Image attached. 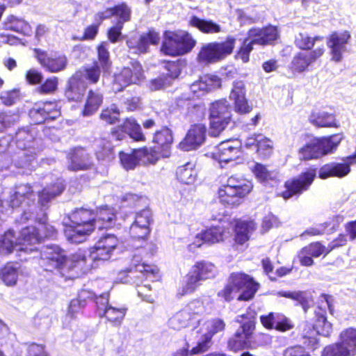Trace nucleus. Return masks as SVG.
I'll return each instance as SVG.
<instances>
[{
  "label": "nucleus",
  "instance_id": "7ed1b4c3",
  "mask_svg": "<svg viewBox=\"0 0 356 356\" xmlns=\"http://www.w3.org/2000/svg\"><path fill=\"white\" fill-rule=\"evenodd\" d=\"M39 227L30 226L22 229L19 237L17 238L13 230H8L0 236V254L11 253L14 250L20 252H33V247L39 243L42 237H53L54 228L46 223V218H42L38 222Z\"/></svg>",
  "mask_w": 356,
  "mask_h": 356
},
{
  "label": "nucleus",
  "instance_id": "ddd939ff",
  "mask_svg": "<svg viewBox=\"0 0 356 356\" xmlns=\"http://www.w3.org/2000/svg\"><path fill=\"white\" fill-rule=\"evenodd\" d=\"M235 40L227 38L223 42H209L203 45L198 54L199 62L204 64L217 63L231 54L234 47Z\"/></svg>",
  "mask_w": 356,
  "mask_h": 356
},
{
  "label": "nucleus",
  "instance_id": "a18cd8bd",
  "mask_svg": "<svg viewBox=\"0 0 356 356\" xmlns=\"http://www.w3.org/2000/svg\"><path fill=\"white\" fill-rule=\"evenodd\" d=\"M103 102V95L98 90H90L87 95L86 102L83 110L84 116H89L95 113Z\"/></svg>",
  "mask_w": 356,
  "mask_h": 356
},
{
  "label": "nucleus",
  "instance_id": "6e6d98bb",
  "mask_svg": "<svg viewBox=\"0 0 356 356\" xmlns=\"http://www.w3.org/2000/svg\"><path fill=\"white\" fill-rule=\"evenodd\" d=\"M250 171L255 178L261 183L272 180L273 178L272 172L268 170L266 165L261 163L256 162L254 165L250 168Z\"/></svg>",
  "mask_w": 356,
  "mask_h": 356
},
{
  "label": "nucleus",
  "instance_id": "680f3d73",
  "mask_svg": "<svg viewBox=\"0 0 356 356\" xmlns=\"http://www.w3.org/2000/svg\"><path fill=\"white\" fill-rule=\"evenodd\" d=\"M256 319H257V312H253V316H251L250 320L246 322V344L253 343L254 345L258 346L259 345V342H257L255 339L257 337H261L260 334H255L253 331L255 329L256 325Z\"/></svg>",
  "mask_w": 356,
  "mask_h": 356
},
{
  "label": "nucleus",
  "instance_id": "79ce46f5",
  "mask_svg": "<svg viewBox=\"0 0 356 356\" xmlns=\"http://www.w3.org/2000/svg\"><path fill=\"white\" fill-rule=\"evenodd\" d=\"M188 24L207 34H215L222 31L220 25L211 19H204L193 15L189 18Z\"/></svg>",
  "mask_w": 356,
  "mask_h": 356
},
{
  "label": "nucleus",
  "instance_id": "2eb2a0df",
  "mask_svg": "<svg viewBox=\"0 0 356 356\" xmlns=\"http://www.w3.org/2000/svg\"><path fill=\"white\" fill-rule=\"evenodd\" d=\"M230 108L225 99L213 103L210 108V134L218 136L223 131L231 119Z\"/></svg>",
  "mask_w": 356,
  "mask_h": 356
},
{
  "label": "nucleus",
  "instance_id": "4be33fe9",
  "mask_svg": "<svg viewBox=\"0 0 356 356\" xmlns=\"http://www.w3.org/2000/svg\"><path fill=\"white\" fill-rule=\"evenodd\" d=\"M153 222L152 213L149 209H143L135 215L134 221L129 228V234L134 239L144 240L149 234Z\"/></svg>",
  "mask_w": 356,
  "mask_h": 356
},
{
  "label": "nucleus",
  "instance_id": "423d86ee",
  "mask_svg": "<svg viewBox=\"0 0 356 356\" xmlns=\"http://www.w3.org/2000/svg\"><path fill=\"white\" fill-rule=\"evenodd\" d=\"M217 275L216 266L207 261H197L185 277V282L178 289L177 296L181 298L193 293L202 282L213 279Z\"/></svg>",
  "mask_w": 356,
  "mask_h": 356
},
{
  "label": "nucleus",
  "instance_id": "338daca9",
  "mask_svg": "<svg viewBox=\"0 0 356 356\" xmlns=\"http://www.w3.org/2000/svg\"><path fill=\"white\" fill-rule=\"evenodd\" d=\"M293 327L294 325L289 318L283 314H277V321L274 330L280 332H285Z\"/></svg>",
  "mask_w": 356,
  "mask_h": 356
},
{
  "label": "nucleus",
  "instance_id": "f257e3e1",
  "mask_svg": "<svg viewBox=\"0 0 356 356\" xmlns=\"http://www.w3.org/2000/svg\"><path fill=\"white\" fill-rule=\"evenodd\" d=\"M33 129H20L15 134V140L10 136L0 139V154L3 155L1 168H9L12 163L18 168L32 170L35 165V155L40 150L36 144Z\"/></svg>",
  "mask_w": 356,
  "mask_h": 356
},
{
  "label": "nucleus",
  "instance_id": "8fccbe9b",
  "mask_svg": "<svg viewBox=\"0 0 356 356\" xmlns=\"http://www.w3.org/2000/svg\"><path fill=\"white\" fill-rule=\"evenodd\" d=\"M5 28L24 35H29L31 33V26L26 22L13 15L8 17L5 22Z\"/></svg>",
  "mask_w": 356,
  "mask_h": 356
},
{
  "label": "nucleus",
  "instance_id": "5701e85b",
  "mask_svg": "<svg viewBox=\"0 0 356 356\" xmlns=\"http://www.w3.org/2000/svg\"><path fill=\"white\" fill-rule=\"evenodd\" d=\"M229 235V232L227 231L224 225H218L211 227L200 234H197L194 241L189 244L188 248L189 251L194 252L196 248H200L203 243H216L223 241Z\"/></svg>",
  "mask_w": 356,
  "mask_h": 356
},
{
  "label": "nucleus",
  "instance_id": "603ef678",
  "mask_svg": "<svg viewBox=\"0 0 356 356\" xmlns=\"http://www.w3.org/2000/svg\"><path fill=\"white\" fill-rule=\"evenodd\" d=\"M236 322L240 323V328L228 342L229 349L234 352L243 350L245 348V323L238 318L236 319Z\"/></svg>",
  "mask_w": 356,
  "mask_h": 356
},
{
  "label": "nucleus",
  "instance_id": "aec40b11",
  "mask_svg": "<svg viewBox=\"0 0 356 356\" xmlns=\"http://www.w3.org/2000/svg\"><path fill=\"white\" fill-rule=\"evenodd\" d=\"M325 53L323 45L309 51H299L291 60L289 69L293 73H302L308 70L309 66L320 58Z\"/></svg>",
  "mask_w": 356,
  "mask_h": 356
},
{
  "label": "nucleus",
  "instance_id": "58836bf2",
  "mask_svg": "<svg viewBox=\"0 0 356 356\" xmlns=\"http://www.w3.org/2000/svg\"><path fill=\"white\" fill-rule=\"evenodd\" d=\"M92 145L98 161L106 163L115 158L113 147L109 140L98 138L94 141Z\"/></svg>",
  "mask_w": 356,
  "mask_h": 356
},
{
  "label": "nucleus",
  "instance_id": "7c9ffc66",
  "mask_svg": "<svg viewBox=\"0 0 356 356\" xmlns=\"http://www.w3.org/2000/svg\"><path fill=\"white\" fill-rule=\"evenodd\" d=\"M206 127L198 124L191 127L186 137L179 143V148L183 151H191L199 147L205 140Z\"/></svg>",
  "mask_w": 356,
  "mask_h": 356
},
{
  "label": "nucleus",
  "instance_id": "864d4df0",
  "mask_svg": "<svg viewBox=\"0 0 356 356\" xmlns=\"http://www.w3.org/2000/svg\"><path fill=\"white\" fill-rule=\"evenodd\" d=\"M88 298H93V293L83 290L79 294V298L72 300L69 305L68 314L72 317L79 313L85 306V300Z\"/></svg>",
  "mask_w": 356,
  "mask_h": 356
},
{
  "label": "nucleus",
  "instance_id": "a211bd4d",
  "mask_svg": "<svg viewBox=\"0 0 356 356\" xmlns=\"http://www.w3.org/2000/svg\"><path fill=\"white\" fill-rule=\"evenodd\" d=\"M118 238L112 234L101 236L95 245L90 249L89 257L92 261H107L118 245Z\"/></svg>",
  "mask_w": 356,
  "mask_h": 356
},
{
  "label": "nucleus",
  "instance_id": "0eeeda50",
  "mask_svg": "<svg viewBox=\"0 0 356 356\" xmlns=\"http://www.w3.org/2000/svg\"><path fill=\"white\" fill-rule=\"evenodd\" d=\"M343 139L341 134L314 138L298 149L300 161L320 159L334 152Z\"/></svg>",
  "mask_w": 356,
  "mask_h": 356
},
{
  "label": "nucleus",
  "instance_id": "ea45409f",
  "mask_svg": "<svg viewBox=\"0 0 356 356\" xmlns=\"http://www.w3.org/2000/svg\"><path fill=\"white\" fill-rule=\"evenodd\" d=\"M197 323L200 328L197 332L201 335H207L208 339H212L214 334L222 332L225 327L224 321L218 318L204 321L198 318Z\"/></svg>",
  "mask_w": 356,
  "mask_h": 356
},
{
  "label": "nucleus",
  "instance_id": "1a4fd4ad",
  "mask_svg": "<svg viewBox=\"0 0 356 356\" xmlns=\"http://www.w3.org/2000/svg\"><path fill=\"white\" fill-rule=\"evenodd\" d=\"M317 169L314 167L306 168L298 176L293 177L284 183V190L279 196L286 200L293 197H299L307 191L316 177Z\"/></svg>",
  "mask_w": 356,
  "mask_h": 356
},
{
  "label": "nucleus",
  "instance_id": "13d9d810",
  "mask_svg": "<svg viewBox=\"0 0 356 356\" xmlns=\"http://www.w3.org/2000/svg\"><path fill=\"white\" fill-rule=\"evenodd\" d=\"M76 73H81L83 80L88 81L90 83H96L98 82L100 76V70L97 64H95L91 67H84L77 71Z\"/></svg>",
  "mask_w": 356,
  "mask_h": 356
},
{
  "label": "nucleus",
  "instance_id": "49530a36",
  "mask_svg": "<svg viewBox=\"0 0 356 356\" xmlns=\"http://www.w3.org/2000/svg\"><path fill=\"white\" fill-rule=\"evenodd\" d=\"M20 269L17 264H7L0 271L1 280L8 286L16 284Z\"/></svg>",
  "mask_w": 356,
  "mask_h": 356
},
{
  "label": "nucleus",
  "instance_id": "4c0bfd02",
  "mask_svg": "<svg viewBox=\"0 0 356 356\" xmlns=\"http://www.w3.org/2000/svg\"><path fill=\"white\" fill-rule=\"evenodd\" d=\"M95 217V228L99 229L111 227L116 219L114 209L107 206L97 209Z\"/></svg>",
  "mask_w": 356,
  "mask_h": 356
},
{
  "label": "nucleus",
  "instance_id": "4468645a",
  "mask_svg": "<svg viewBox=\"0 0 356 356\" xmlns=\"http://www.w3.org/2000/svg\"><path fill=\"white\" fill-rule=\"evenodd\" d=\"M213 157L224 168V164H229L233 166L236 164L243 163V151L241 140H229L222 142L213 153Z\"/></svg>",
  "mask_w": 356,
  "mask_h": 356
},
{
  "label": "nucleus",
  "instance_id": "20e7f679",
  "mask_svg": "<svg viewBox=\"0 0 356 356\" xmlns=\"http://www.w3.org/2000/svg\"><path fill=\"white\" fill-rule=\"evenodd\" d=\"M95 212L80 208L75 210L70 216V222L66 225L64 233L71 243H79L95 229Z\"/></svg>",
  "mask_w": 356,
  "mask_h": 356
},
{
  "label": "nucleus",
  "instance_id": "052dcab7",
  "mask_svg": "<svg viewBox=\"0 0 356 356\" xmlns=\"http://www.w3.org/2000/svg\"><path fill=\"white\" fill-rule=\"evenodd\" d=\"M114 15L118 18L117 23H121V25H124V23L128 22L131 19V10L128 5L122 3L113 8Z\"/></svg>",
  "mask_w": 356,
  "mask_h": 356
},
{
  "label": "nucleus",
  "instance_id": "393cba45",
  "mask_svg": "<svg viewBox=\"0 0 356 356\" xmlns=\"http://www.w3.org/2000/svg\"><path fill=\"white\" fill-rule=\"evenodd\" d=\"M60 115V107L55 102H39L29 111V116L35 124H41L47 120L56 119Z\"/></svg>",
  "mask_w": 356,
  "mask_h": 356
},
{
  "label": "nucleus",
  "instance_id": "39448f33",
  "mask_svg": "<svg viewBox=\"0 0 356 356\" xmlns=\"http://www.w3.org/2000/svg\"><path fill=\"white\" fill-rule=\"evenodd\" d=\"M212 307L213 303L209 298L193 300L169 318L168 326L180 330L198 322L201 316L210 314Z\"/></svg>",
  "mask_w": 356,
  "mask_h": 356
},
{
  "label": "nucleus",
  "instance_id": "e433bc0d",
  "mask_svg": "<svg viewBox=\"0 0 356 356\" xmlns=\"http://www.w3.org/2000/svg\"><path fill=\"white\" fill-rule=\"evenodd\" d=\"M69 159L70 162L68 168L71 170H87L92 165L91 156L81 147L73 149Z\"/></svg>",
  "mask_w": 356,
  "mask_h": 356
},
{
  "label": "nucleus",
  "instance_id": "f3484780",
  "mask_svg": "<svg viewBox=\"0 0 356 356\" xmlns=\"http://www.w3.org/2000/svg\"><path fill=\"white\" fill-rule=\"evenodd\" d=\"M66 262V254L63 250L56 245L43 247L40 251V265L46 271L59 270Z\"/></svg>",
  "mask_w": 356,
  "mask_h": 356
},
{
  "label": "nucleus",
  "instance_id": "a19ab883",
  "mask_svg": "<svg viewBox=\"0 0 356 356\" xmlns=\"http://www.w3.org/2000/svg\"><path fill=\"white\" fill-rule=\"evenodd\" d=\"M309 122L316 127L338 128L335 115L327 112H312L309 118Z\"/></svg>",
  "mask_w": 356,
  "mask_h": 356
},
{
  "label": "nucleus",
  "instance_id": "9b49d317",
  "mask_svg": "<svg viewBox=\"0 0 356 356\" xmlns=\"http://www.w3.org/2000/svg\"><path fill=\"white\" fill-rule=\"evenodd\" d=\"M245 183L232 176L218 191V200L225 207L233 208L242 204L245 197Z\"/></svg>",
  "mask_w": 356,
  "mask_h": 356
},
{
  "label": "nucleus",
  "instance_id": "2f4dec72",
  "mask_svg": "<svg viewBox=\"0 0 356 356\" xmlns=\"http://www.w3.org/2000/svg\"><path fill=\"white\" fill-rule=\"evenodd\" d=\"M246 148L254 149L258 158L265 160L272 155L273 143L263 135L257 134L246 138Z\"/></svg>",
  "mask_w": 356,
  "mask_h": 356
},
{
  "label": "nucleus",
  "instance_id": "09e8293b",
  "mask_svg": "<svg viewBox=\"0 0 356 356\" xmlns=\"http://www.w3.org/2000/svg\"><path fill=\"white\" fill-rule=\"evenodd\" d=\"M318 335H319L318 333L312 325V323L305 322L301 333L303 343L309 348L316 349L318 343Z\"/></svg>",
  "mask_w": 356,
  "mask_h": 356
},
{
  "label": "nucleus",
  "instance_id": "69168bd1",
  "mask_svg": "<svg viewBox=\"0 0 356 356\" xmlns=\"http://www.w3.org/2000/svg\"><path fill=\"white\" fill-rule=\"evenodd\" d=\"M107 46V42H102L97 48L99 62L104 70H107L111 65Z\"/></svg>",
  "mask_w": 356,
  "mask_h": 356
},
{
  "label": "nucleus",
  "instance_id": "de8ad7c7",
  "mask_svg": "<svg viewBox=\"0 0 356 356\" xmlns=\"http://www.w3.org/2000/svg\"><path fill=\"white\" fill-rule=\"evenodd\" d=\"M276 295L277 297L289 298L297 301L302 307L305 313H307L310 307L309 298L306 296L305 291H279Z\"/></svg>",
  "mask_w": 356,
  "mask_h": 356
},
{
  "label": "nucleus",
  "instance_id": "3c124183",
  "mask_svg": "<svg viewBox=\"0 0 356 356\" xmlns=\"http://www.w3.org/2000/svg\"><path fill=\"white\" fill-rule=\"evenodd\" d=\"M126 312L127 309L124 307L110 306L103 313L99 312V316H105L114 325L119 326L125 316Z\"/></svg>",
  "mask_w": 356,
  "mask_h": 356
},
{
  "label": "nucleus",
  "instance_id": "dca6fc26",
  "mask_svg": "<svg viewBox=\"0 0 356 356\" xmlns=\"http://www.w3.org/2000/svg\"><path fill=\"white\" fill-rule=\"evenodd\" d=\"M120 160L126 170H132L138 164H154L158 161V154L152 149L144 147L133 149L130 153L120 152Z\"/></svg>",
  "mask_w": 356,
  "mask_h": 356
},
{
  "label": "nucleus",
  "instance_id": "4d7b16f0",
  "mask_svg": "<svg viewBox=\"0 0 356 356\" xmlns=\"http://www.w3.org/2000/svg\"><path fill=\"white\" fill-rule=\"evenodd\" d=\"M236 243L243 245L245 243V220L234 219L230 223Z\"/></svg>",
  "mask_w": 356,
  "mask_h": 356
},
{
  "label": "nucleus",
  "instance_id": "c85d7f7f",
  "mask_svg": "<svg viewBox=\"0 0 356 356\" xmlns=\"http://www.w3.org/2000/svg\"><path fill=\"white\" fill-rule=\"evenodd\" d=\"M153 143L158 145L157 147H149L158 154V160L161 158H168L171 154V145L173 141L172 131L167 127L156 131L153 136Z\"/></svg>",
  "mask_w": 356,
  "mask_h": 356
},
{
  "label": "nucleus",
  "instance_id": "412c9836",
  "mask_svg": "<svg viewBox=\"0 0 356 356\" xmlns=\"http://www.w3.org/2000/svg\"><path fill=\"white\" fill-rule=\"evenodd\" d=\"M218 296L229 302L236 298L238 300H245V274L234 273L225 287L218 293Z\"/></svg>",
  "mask_w": 356,
  "mask_h": 356
},
{
  "label": "nucleus",
  "instance_id": "5fc2aeb1",
  "mask_svg": "<svg viewBox=\"0 0 356 356\" xmlns=\"http://www.w3.org/2000/svg\"><path fill=\"white\" fill-rule=\"evenodd\" d=\"M323 37L314 36L311 37L307 34L300 33L298 37L295 39V45L297 48L301 50L312 51L315 42L318 40H322Z\"/></svg>",
  "mask_w": 356,
  "mask_h": 356
},
{
  "label": "nucleus",
  "instance_id": "473e14b6",
  "mask_svg": "<svg viewBox=\"0 0 356 356\" xmlns=\"http://www.w3.org/2000/svg\"><path fill=\"white\" fill-rule=\"evenodd\" d=\"M221 86V79L216 75L207 74L193 83L190 90L194 97H200L208 92L212 91Z\"/></svg>",
  "mask_w": 356,
  "mask_h": 356
},
{
  "label": "nucleus",
  "instance_id": "cd10ccee",
  "mask_svg": "<svg viewBox=\"0 0 356 356\" xmlns=\"http://www.w3.org/2000/svg\"><path fill=\"white\" fill-rule=\"evenodd\" d=\"M35 57L40 64L48 72L57 73L64 70L68 63L64 54H48L38 49L35 50Z\"/></svg>",
  "mask_w": 356,
  "mask_h": 356
},
{
  "label": "nucleus",
  "instance_id": "37998d69",
  "mask_svg": "<svg viewBox=\"0 0 356 356\" xmlns=\"http://www.w3.org/2000/svg\"><path fill=\"white\" fill-rule=\"evenodd\" d=\"M177 179L182 184H193L197 178V171L193 163L188 162L186 164L179 166L176 170Z\"/></svg>",
  "mask_w": 356,
  "mask_h": 356
},
{
  "label": "nucleus",
  "instance_id": "c03bdc74",
  "mask_svg": "<svg viewBox=\"0 0 356 356\" xmlns=\"http://www.w3.org/2000/svg\"><path fill=\"white\" fill-rule=\"evenodd\" d=\"M229 98L234 103L235 111L239 113H245V83L238 81L234 83Z\"/></svg>",
  "mask_w": 356,
  "mask_h": 356
},
{
  "label": "nucleus",
  "instance_id": "a878e982",
  "mask_svg": "<svg viewBox=\"0 0 356 356\" xmlns=\"http://www.w3.org/2000/svg\"><path fill=\"white\" fill-rule=\"evenodd\" d=\"M350 39L348 31L343 32L334 31L330 33L327 40V45L330 49L331 60L339 63L343 58V54L346 51V44Z\"/></svg>",
  "mask_w": 356,
  "mask_h": 356
},
{
  "label": "nucleus",
  "instance_id": "c9c22d12",
  "mask_svg": "<svg viewBox=\"0 0 356 356\" xmlns=\"http://www.w3.org/2000/svg\"><path fill=\"white\" fill-rule=\"evenodd\" d=\"M350 172L348 163L330 162L322 165L318 170V177L326 179L330 177L342 178Z\"/></svg>",
  "mask_w": 356,
  "mask_h": 356
},
{
  "label": "nucleus",
  "instance_id": "72a5a7b5",
  "mask_svg": "<svg viewBox=\"0 0 356 356\" xmlns=\"http://www.w3.org/2000/svg\"><path fill=\"white\" fill-rule=\"evenodd\" d=\"M125 134L135 140H145V136L141 131V127L134 118H127L121 126L112 131L111 136L120 140L123 138Z\"/></svg>",
  "mask_w": 356,
  "mask_h": 356
},
{
  "label": "nucleus",
  "instance_id": "6e6552de",
  "mask_svg": "<svg viewBox=\"0 0 356 356\" xmlns=\"http://www.w3.org/2000/svg\"><path fill=\"white\" fill-rule=\"evenodd\" d=\"M196 43L192 35L186 31H166L163 34L161 50L166 55L181 56L191 51Z\"/></svg>",
  "mask_w": 356,
  "mask_h": 356
},
{
  "label": "nucleus",
  "instance_id": "6ab92c4d",
  "mask_svg": "<svg viewBox=\"0 0 356 356\" xmlns=\"http://www.w3.org/2000/svg\"><path fill=\"white\" fill-rule=\"evenodd\" d=\"M159 41V32L154 29H149L148 32L140 35L133 34L127 40V44L131 53L140 54L147 53L149 51V45H156Z\"/></svg>",
  "mask_w": 356,
  "mask_h": 356
},
{
  "label": "nucleus",
  "instance_id": "0e129e2a",
  "mask_svg": "<svg viewBox=\"0 0 356 356\" xmlns=\"http://www.w3.org/2000/svg\"><path fill=\"white\" fill-rule=\"evenodd\" d=\"M312 325L316 329L318 334L328 337L332 332V324L327 321L324 320H313Z\"/></svg>",
  "mask_w": 356,
  "mask_h": 356
},
{
  "label": "nucleus",
  "instance_id": "f03ea898",
  "mask_svg": "<svg viewBox=\"0 0 356 356\" xmlns=\"http://www.w3.org/2000/svg\"><path fill=\"white\" fill-rule=\"evenodd\" d=\"M65 189L64 181L57 178L54 183L47 184L42 190L38 184H21L15 186L10 193L9 197L0 200V211H6L8 208L15 209L20 207L30 206L35 200L38 193V203L42 207H47L49 203L56 197L60 195Z\"/></svg>",
  "mask_w": 356,
  "mask_h": 356
},
{
  "label": "nucleus",
  "instance_id": "774afa93",
  "mask_svg": "<svg viewBox=\"0 0 356 356\" xmlns=\"http://www.w3.org/2000/svg\"><path fill=\"white\" fill-rule=\"evenodd\" d=\"M283 356H311L305 348L301 345H293L287 347L283 351Z\"/></svg>",
  "mask_w": 356,
  "mask_h": 356
},
{
  "label": "nucleus",
  "instance_id": "e2e57ef3",
  "mask_svg": "<svg viewBox=\"0 0 356 356\" xmlns=\"http://www.w3.org/2000/svg\"><path fill=\"white\" fill-rule=\"evenodd\" d=\"M120 111L115 104L104 109L100 115V118L106 123L114 124L118 120Z\"/></svg>",
  "mask_w": 356,
  "mask_h": 356
},
{
  "label": "nucleus",
  "instance_id": "b1692460",
  "mask_svg": "<svg viewBox=\"0 0 356 356\" xmlns=\"http://www.w3.org/2000/svg\"><path fill=\"white\" fill-rule=\"evenodd\" d=\"M143 78V72L141 65L136 61L131 63V67H124L118 74L113 84V90L115 92L122 90L131 83H137Z\"/></svg>",
  "mask_w": 356,
  "mask_h": 356
},
{
  "label": "nucleus",
  "instance_id": "c756f323",
  "mask_svg": "<svg viewBox=\"0 0 356 356\" xmlns=\"http://www.w3.org/2000/svg\"><path fill=\"white\" fill-rule=\"evenodd\" d=\"M248 35V39L251 40L252 43H256L261 46L273 44L279 37L277 28L272 25L250 29Z\"/></svg>",
  "mask_w": 356,
  "mask_h": 356
},
{
  "label": "nucleus",
  "instance_id": "bb28decb",
  "mask_svg": "<svg viewBox=\"0 0 356 356\" xmlns=\"http://www.w3.org/2000/svg\"><path fill=\"white\" fill-rule=\"evenodd\" d=\"M328 254L327 247L321 241H314L302 247L298 252L297 258L300 266L310 267L314 264L313 258H318L321 256L325 257Z\"/></svg>",
  "mask_w": 356,
  "mask_h": 356
},
{
  "label": "nucleus",
  "instance_id": "f704fd0d",
  "mask_svg": "<svg viewBox=\"0 0 356 356\" xmlns=\"http://www.w3.org/2000/svg\"><path fill=\"white\" fill-rule=\"evenodd\" d=\"M87 83L83 80L81 73H75L68 81L65 95L70 101L78 102L83 97Z\"/></svg>",
  "mask_w": 356,
  "mask_h": 356
},
{
  "label": "nucleus",
  "instance_id": "9d476101",
  "mask_svg": "<svg viewBox=\"0 0 356 356\" xmlns=\"http://www.w3.org/2000/svg\"><path fill=\"white\" fill-rule=\"evenodd\" d=\"M156 266L140 262L138 257H134L131 261V267L119 274V280L122 283L135 284L139 285L145 280L154 281L159 277Z\"/></svg>",
  "mask_w": 356,
  "mask_h": 356
},
{
  "label": "nucleus",
  "instance_id": "f8f14e48",
  "mask_svg": "<svg viewBox=\"0 0 356 356\" xmlns=\"http://www.w3.org/2000/svg\"><path fill=\"white\" fill-rule=\"evenodd\" d=\"M321 356H356V328L350 327L339 334V341L326 346Z\"/></svg>",
  "mask_w": 356,
  "mask_h": 356
},
{
  "label": "nucleus",
  "instance_id": "bf43d9fd",
  "mask_svg": "<svg viewBox=\"0 0 356 356\" xmlns=\"http://www.w3.org/2000/svg\"><path fill=\"white\" fill-rule=\"evenodd\" d=\"M282 224L280 218L273 213L265 215L261 220V232L262 234L268 232L271 229L277 228Z\"/></svg>",
  "mask_w": 356,
  "mask_h": 356
}]
</instances>
